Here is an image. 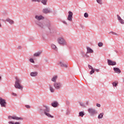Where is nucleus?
Wrapping results in <instances>:
<instances>
[{
	"mask_svg": "<svg viewBox=\"0 0 124 124\" xmlns=\"http://www.w3.org/2000/svg\"><path fill=\"white\" fill-rule=\"evenodd\" d=\"M15 87L16 89L19 90H23V85L21 84V79L17 77L16 78V81L15 84Z\"/></svg>",
	"mask_w": 124,
	"mask_h": 124,
	"instance_id": "f257e3e1",
	"label": "nucleus"
},
{
	"mask_svg": "<svg viewBox=\"0 0 124 124\" xmlns=\"http://www.w3.org/2000/svg\"><path fill=\"white\" fill-rule=\"evenodd\" d=\"M41 111H44L45 115L48 117L49 118H54L50 113H49V112H50V109H49V108L46 106H44L42 109H41Z\"/></svg>",
	"mask_w": 124,
	"mask_h": 124,
	"instance_id": "f03ea898",
	"label": "nucleus"
},
{
	"mask_svg": "<svg viewBox=\"0 0 124 124\" xmlns=\"http://www.w3.org/2000/svg\"><path fill=\"white\" fill-rule=\"evenodd\" d=\"M57 41L61 45H66V41L62 37L58 38Z\"/></svg>",
	"mask_w": 124,
	"mask_h": 124,
	"instance_id": "7ed1b4c3",
	"label": "nucleus"
},
{
	"mask_svg": "<svg viewBox=\"0 0 124 124\" xmlns=\"http://www.w3.org/2000/svg\"><path fill=\"white\" fill-rule=\"evenodd\" d=\"M54 87L57 90H60L62 88V83L60 82H55L54 84Z\"/></svg>",
	"mask_w": 124,
	"mask_h": 124,
	"instance_id": "20e7f679",
	"label": "nucleus"
},
{
	"mask_svg": "<svg viewBox=\"0 0 124 124\" xmlns=\"http://www.w3.org/2000/svg\"><path fill=\"white\" fill-rule=\"evenodd\" d=\"M73 16V13H72V12L69 11L68 12L67 20L68 21H70V22H72V16Z\"/></svg>",
	"mask_w": 124,
	"mask_h": 124,
	"instance_id": "39448f33",
	"label": "nucleus"
},
{
	"mask_svg": "<svg viewBox=\"0 0 124 124\" xmlns=\"http://www.w3.org/2000/svg\"><path fill=\"white\" fill-rule=\"evenodd\" d=\"M0 104L1 107H5V105H6V102L5 101V100L0 97Z\"/></svg>",
	"mask_w": 124,
	"mask_h": 124,
	"instance_id": "423d86ee",
	"label": "nucleus"
},
{
	"mask_svg": "<svg viewBox=\"0 0 124 124\" xmlns=\"http://www.w3.org/2000/svg\"><path fill=\"white\" fill-rule=\"evenodd\" d=\"M8 119L9 120H16V121H18L19 120H22V119L21 118H19L17 116H16V115H14V116H9L8 117Z\"/></svg>",
	"mask_w": 124,
	"mask_h": 124,
	"instance_id": "0eeeda50",
	"label": "nucleus"
},
{
	"mask_svg": "<svg viewBox=\"0 0 124 124\" xmlns=\"http://www.w3.org/2000/svg\"><path fill=\"white\" fill-rule=\"evenodd\" d=\"M88 112H89V113H90V114H92V115H94L95 114H97V111H96V110H95V109L92 108H89Z\"/></svg>",
	"mask_w": 124,
	"mask_h": 124,
	"instance_id": "6e6552de",
	"label": "nucleus"
},
{
	"mask_svg": "<svg viewBox=\"0 0 124 124\" xmlns=\"http://www.w3.org/2000/svg\"><path fill=\"white\" fill-rule=\"evenodd\" d=\"M108 63L109 65H116L117 64V63L115 61H112V60H108Z\"/></svg>",
	"mask_w": 124,
	"mask_h": 124,
	"instance_id": "1a4fd4ad",
	"label": "nucleus"
},
{
	"mask_svg": "<svg viewBox=\"0 0 124 124\" xmlns=\"http://www.w3.org/2000/svg\"><path fill=\"white\" fill-rule=\"evenodd\" d=\"M35 18L37 20H38V21H40V20H43V19H44V17H43L42 16H36Z\"/></svg>",
	"mask_w": 124,
	"mask_h": 124,
	"instance_id": "9d476101",
	"label": "nucleus"
},
{
	"mask_svg": "<svg viewBox=\"0 0 124 124\" xmlns=\"http://www.w3.org/2000/svg\"><path fill=\"white\" fill-rule=\"evenodd\" d=\"M59 64L62 67H65L66 68V67H67V65L66 64H64V63H63V62H62V61H61V62H59Z\"/></svg>",
	"mask_w": 124,
	"mask_h": 124,
	"instance_id": "9b49d317",
	"label": "nucleus"
},
{
	"mask_svg": "<svg viewBox=\"0 0 124 124\" xmlns=\"http://www.w3.org/2000/svg\"><path fill=\"white\" fill-rule=\"evenodd\" d=\"M43 13H45V14H47V13H50L51 11L50 10H49V9L45 8L43 9Z\"/></svg>",
	"mask_w": 124,
	"mask_h": 124,
	"instance_id": "f8f14e48",
	"label": "nucleus"
},
{
	"mask_svg": "<svg viewBox=\"0 0 124 124\" xmlns=\"http://www.w3.org/2000/svg\"><path fill=\"white\" fill-rule=\"evenodd\" d=\"M6 22H8V23H9V24H10V25H13V24H14V21H13L12 19H10V18H7L6 20Z\"/></svg>",
	"mask_w": 124,
	"mask_h": 124,
	"instance_id": "ddd939ff",
	"label": "nucleus"
},
{
	"mask_svg": "<svg viewBox=\"0 0 124 124\" xmlns=\"http://www.w3.org/2000/svg\"><path fill=\"white\" fill-rule=\"evenodd\" d=\"M57 79H58V76H55L52 78L51 81H52V82H56V81H57Z\"/></svg>",
	"mask_w": 124,
	"mask_h": 124,
	"instance_id": "4468645a",
	"label": "nucleus"
},
{
	"mask_svg": "<svg viewBox=\"0 0 124 124\" xmlns=\"http://www.w3.org/2000/svg\"><path fill=\"white\" fill-rule=\"evenodd\" d=\"M113 70L115 72H117V73H121V70L119 69L118 68H114Z\"/></svg>",
	"mask_w": 124,
	"mask_h": 124,
	"instance_id": "2eb2a0df",
	"label": "nucleus"
},
{
	"mask_svg": "<svg viewBox=\"0 0 124 124\" xmlns=\"http://www.w3.org/2000/svg\"><path fill=\"white\" fill-rule=\"evenodd\" d=\"M41 54V52L39 51L34 54L33 56L34 57H39Z\"/></svg>",
	"mask_w": 124,
	"mask_h": 124,
	"instance_id": "dca6fc26",
	"label": "nucleus"
},
{
	"mask_svg": "<svg viewBox=\"0 0 124 124\" xmlns=\"http://www.w3.org/2000/svg\"><path fill=\"white\" fill-rule=\"evenodd\" d=\"M37 76V72H31V76H32V77H34Z\"/></svg>",
	"mask_w": 124,
	"mask_h": 124,
	"instance_id": "f3484780",
	"label": "nucleus"
},
{
	"mask_svg": "<svg viewBox=\"0 0 124 124\" xmlns=\"http://www.w3.org/2000/svg\"><path fill=\"white\" fill-rule=\"evenodd\" d=\"M87 53H93V49H92L90 47H87Z\"/></svg>",
	"mask_w": 124,
	"mask_h": 124,
	"instance_id": "a211bd4d",
	"label": "nucleus"
},
{
	"mask_svg": "<svg viewBox=\"0 0 124 124\" xmlns=\"http://www.w3.org/2000/svg\"><path fill=\"white\" fill-rule=\"evenodd\" d=\"M49 90L51 92V93H54V92H55V89H54V88L51 86V85H49Z\"/></svg>",
	"mask_w": 124,
	"mask_h": 124,
	"instance_id": "6ab92c4d",
	"label": "nucleus"
},
{
	"mask_svg": "<svg viewBox=\"0 0 124 124\" xmlns=\"http://www.w3.org/2000/svg\"><path fill=\"white\" fill-rule=\"evenodd\" d=\"M51 105L53 107H57L58 106V102H54L51 104Z\"/></svg>",
	"mask_w": 124,
	"mask_h": 124,
	"instance_id": "aec40b11",
	"label": "nucleus"
},
{
	"mask_svg": "<svg viewBox=\"0 0 124 124\" xmlns=\"http://www.w3.org/2000/svg\"><path fill=\"white\" fill-rule=\"evenodd\" d=\"M51 48H52V49H53V50H58L57 46H56V45H55L54 44L51 45Z\"/></svg>",
	"mask_w": 124,
	"mask_h": 124,
	"instance_id": "412c9836",
	"label": "nucleus"
},
{
	"mask_svg": "<svg viewBox=\"0 0 124 124\" xmlns=\"http://www.w3.org/2000/svg\"><path fill=\"white\" fill-rule=\"evenodd\" d=\"M42 3H43L44 5H46L47 3V0H41Z\"/></svg>",
	"mask_w": 124,
	"mask_h": 124,
	"instance_id": "4be33fe9",
	"label": "nucleus"
},
{
	"mask_svg": "<svg viewBox=\"0 0 124 124\" xmlns=\"http://www.w3.org/2000/svg\"><path fill=\"white\" fill-rule=\"evenodd\" d=\"M103 115H104V114L103 113H100L98 116V119H102V118L103 117Z\"/></svg>",
	"mask_w": 124,
	"mask_h": 124,
	"instance_id": "5701e85b",
	"label": "nucleus"
},
{
	"mask_svg": "<svg viewBox=\"0 0 124 124\" xmlns=\"http://www.w3.org/2000/svg\"><path fill=\"white\" fill-rule=\"evenodd\" d=\"M118 84H119L118 81H115L112 83V85L113 87H117V85H118Z\"/></svg>",
	"mask_w": 124,
	"mask_h": 124,
	"instance_id": "b1692460",
	"label": "nucleus"
},
{
	"mask_svg": "<svg viewBox=\"0 0 124 124\" xmlns=\"http://www.w3.org/2000/svg\"><path fill=\"white\" fill-rule=\"evenodd\" d=\"M83 116H84V112H83V111L80 112L79 113V117H83Z\"/></svg>",
	"mask_w": 124,
	"mask_h": 124,
	"instance_id": "393cba45",
	"label": "nucleus"
},
{
	"mask_svg": "<svg viewBox=\"0 0 124 124\" xmlns=\"http://www.w3.org/2000/svg\"><path fill=\"white\" fill-rule=\"evenodd\" d=\"M9 124H20V123L19 122H16V123H13V122L11 121L9 122Z\"/></svg>",
	"mask_w": 124,
	"mask_h": 124,
	"instance_id": "a878e982",
	"label": "nucleus"
},
{
	"mask_svg": "<svg viewBox=\"0 0 124 124\" xmlns=\"http://www.w3.org/2000/svg\"><path fill=\"white\" fill-rule=\"evenodd\" d=\"M96 1L99 4H102V0H96Z\"/></svg>",
	"mask_w": 124,
	"mask_h": 124,
	"instance_id": "bb28decb",
	"label": "nucleus"
},
{
	"mask_svg": "<svg viewBox=\"0 0 124 124\" xmlns=\"http://www.w3.org/2000/svg\"><path fill=\"white\" fill-rule=\"evenodd\" d=\"M98 46H99V47H102L103 46V43L100 42L98 44Z\"/></svg>",
	"mask_w": 124,
	"mask_h": 124,
	"instance_id": "cd10ccee",
	"label": "nucleus"
},
{
	"mask_svg": "<svg viewBox=\"0 0 124 124\" xmlns=\"http://www.w3.org/2000/svg\"><path fill=\"white\" fill-rule=\"evenodd\" d=\"M84 16L85 17V18H88V17H89V14L87 13H85L84 14Z\"/></svg>",
	"mask_w": 124,
	"mask_h": 124,
	"instance_id": "c85d7f7f",
	"label": "nucleus"
},
{
	"mask_svg": "<svg viewBox=\"0 0 124 124\" xmlns=\"http://www.w3.org/2000/svg\"><path fill=\"white\" fill-rule=\"evenodd\" d=\"M93 73H94V69L91 70V71L90 72V75H92V74H93Z\"/></svg>",
	"mask_w": 124,
	"mask_h": 124,
	"instance_id": "c756f323",
	"label": "nucleus"
},
{
	"mask_svg": "<svg viewBox=\"0 0 124 124\" xmlns=\"http://www.w3.org/2000/svg\"><path fill=\"white\" fill-rule=\"evenodd\" d=\"M111 33V34H113L114 35H118V34L117 33L111 31L109 33V34Z\"/></svg>",
	"mask_w": 124,
	"mask_h": 124,
	"instance_id": "7c9ffc66",
	"label": "nucleus"
},
{
	"mask_svg": "<svg viewBox=\"0 0 124 124\" xmlns=\"http://www.w3.org/2000/svg\"><path fill=\"white\" fill-rule=\"evenodd\" d=\"M31 1L35 2L37 1V2H40V1H41V0H31Z\"/></svg>",
	"mask_w": 124,
	"mask_h": 124,
	"instance_id": "2f4dec72",
	"label": "nucleus"
},
{
	"mask_svg": "<svg viewBox=\"0 0 124 124\" xmlns=\"http://www.w3.org/2000/svg\"><path fill=\"white\" fill-rule=\"evenodd\" d=\"M119 22L121 24H124V20L123 19H120Z\"/></svg>",
	"mask_w": 124,
	"mask_h": 124,
	"instance_id": "473e14b6",
	"label": "nucleus"
},
{
	"mask_svg": "<svg viewBox=\"0 0 124 124\" xmlns=\"http://www.w3.org/2000/svg\"><path fill=\"white\" fill-rule=\"evenodd\" d=\"M88 67H89V69H91V70L93 69V66H92V65H89Z\"/></svg>",
	"mask_w": 124,
	"mask_h": 124,
	"instance_id": "72a5a7b5",
	"label": "nucleus"
},
{
	"mask_svg": "<svg viewBox=\"0 0 124 124\" xmlns=\"http://www.w3.org/2000/svg\"><path fill=\"white\" fill-rule=\"evenodd\" d=\"M30 61L31 62H32L33 63H34V61L32 59H30Z\"/></svg>",
	"mask_w": 124,
	"mask_h": 124,
	"instance_id": "f704fd0d",
	"label": "nucleus"
},
{
	"mask_svg": "<svg viewBox=\"0 0 124 124\" xmlns=\"http://www.w3.org/2000/svg\"><path fill=\"white\" fill-rule=\"evenodd\" d=\"M117 18H118V20L119 21H120L122 19V18H121V16H119V15H117Z\"/></svg>",
	"mask_w": 124,
	"mask_h": 124,
	"instance_id": "c9c22d12",
	"label": "nucleus"
},
{
	"mask_svg": "<svg viewBox=\"0 0 124 124\" xmlns=\"http://www.w3.org/2000/svg\"><path fill=\"white\" fill-rule=\"evenodd\" d=\"M25 107H26L27 108V109H30V108H31V106H30V105H26Z\"/></svg>",
	"mask_w": 124,
	"mask_h": 124,
	"instance_id": "e433bc0d",
	"label": "nucleus"
},
{
	"mask_svg": "<svg viewBox=\"0 0 124 124\" xmlns=\"http://www.w3.org/2000/svg\"><path fill=\"white\" fill-rule=\"evenodd\" d=\"M12 95H13L14 96H17V94H16V93H12Z\"/></svg>",
	"mask_w": 124,
	"mask_h": 124,
	"instance_id": "4c0bfd02",
	"label": "nucleus"
},
{
	"mask_svg": "<svg viewBox=\"0 0 124 124\" xmlns=\"http://www.w3.org/2000/svg\"><path fill=\"white\" fill-rule=\"evenodd\" d=\"M80 104L81 106H82L83 107H85V105L83 103H80Z\"/></svg>",
	"mask_w": 124,
	"mask_h": 124,
	"instance_id": "58836bf2",
	"label": "nucleus"
},
{
	"mask_svg": "<svg viewBox=\"0 0 124 124\" xmlns=\"http://www.w3.org/2000/svg\"><path fill=\"white\" fill-rule=\"evenodd\" d=\"M97 107H100L101 105L100 104H96Z\"/></svg>",
	"mask_w": 124,
	"mask_h": 124,
	"instance_id": "ea45409f",
	"label": "nucleus"
},
{
	"mask_svg": "<svg viewBox=\"0 0 124 124\" xmlns=\"http://www.w3.org/2000/svg\"><path fill=\"white\" fill-rule=\"evenodd\" d=\"M94 71H96V72H98L99 71V69H94Z\"/></svg>",
	"mask_w": 124,
	"mask_h": 124,
	"instance_id": "a19ab883",
	"label": "nucleus"
},
{
	"mask_svg": "<svg viewBox=\"0 0 124 124\" xmlns=\"http://www.w3.org/2000/svg\"><path fill=\"white\" fill-rule=\"evenodd\" d=\"M63 24H65L66 25H67V23H66V22L65 21H63Z\"/></svg>",
	"mask_w": 124,
	"mask_h": 124,
	"instance_id": "79ce46f5",
	"label": "nucleus"
},
{
	"mask_svg": "<svg viewBox=\"0 0 124 124\" xmlns=\"http://www.w3.org/2000/svg\"><path fill=\"white\" fill-rule=\"evenodd\" d=\"M18 48H19V49L21 48V46H19Z\"/></svg>",
	"mask_w": 124,
	"mask_h": 124,
	"instance_id": "37998d69",
	"label": "nucleus"
},
{
	"mask_svg": "<svg viewBox=\"0 0 124 124\" xmlns=\"http://www.w3.org/2000/svg\"><path fill=\"white\" fill-rule=\"evenodd\" d=\"M0 79H1V77H0Z\"/></svg>",
	"mask_w": 124,
	"mask_h": 124,
	"instance_id": "c03bdc74",
	"label": "nucleus"
}]
</instances>
